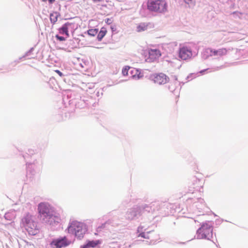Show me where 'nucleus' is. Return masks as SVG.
Instances as JSON below:
<instances>
[{"label": "nucleus", "instance_id": "nucleus-10", "mask_svg": "<svg viewBox=\"0 0 248 248\" xmlns=\"http://www.w3.org/2000/svg\"><path fill=\"white\" fill-rule=\"evenodd\" d=\"M153 27V25L150 23H141L137 27V31L141 32L147 30L149 28Z\"/></svg>", "mask_w": 248, "mask_h": 248}, {"label": "nucleus", "instance_id": "nucleus-23", "mask_svg": "<svg viewBox=\"0 0 248 248\" xmlns=\"http://www.w3.org/2000/svg\"><path fill=\"white\" fill-rule=\"evenodd\" d=\"M184 1L188 5H193L194 2L193 0H184Z\"/></svg>", "mask_w": 248, "mask_h": 248}, {"label": "nucleus", "instance_id": "nucleus-2", "mask_svg": "<svg viewBox=\"0 0 248 248\" xmlns=\"http://www.w3.org/2000/svg\"><path fill=\"white\" fill-rule=\"evenodd\" d=\"M85 225L83 223L77 221H72L68 228L69 233L74 234L79 239L83 237L85 233Z\"/></svg>", "mask_w": 248, "mask_h": 248}, {"label": "nucleus", "instance_id": "nucleus-18", "mask_svg": "<svg viewBox=\"0 0 248 248\" xmlns=\"http://www.w3.org/2000/svg\"><path fill=\"white\" fill-rule=\"evenodd\" d=\"M58 16L59 14L57 12L52 13L50 15V20L53 24H55L57 22Z\"/></svg>", "mask_w": 248, "mask_h": 248}, {"label": "nucleus", "instance_id": "nucleus-4", "mask_svg": "<svg viewBox=\"0 0 248 248\" xmlns=\"http://www.w3.org/2000/svg\"><path fill=\"white\" fill-rule=\"evenodd\" d=\"M38 210L39 215L43 219L52 218L53 217V209L50 205L46 202H41L38 206Z\"/></svg>", "mask_w": 248, "mask_h": 248}, {"label": "nucleus", "instance_id": "nucleus-15", "mask_svg": "<svg viewBox=\"0 0 248 248\" xmlns=\"http://www.w3.org/2000/svg\"><path fill=\"white\" fill-rule=\"evenodd\" d=\"M131 72L132 77L135 79H139L143 77V75L137 69L134 68Z\"/></svg>", "mask_w": 248, "mask_h": 248}, {"label": "nucleus", "instance_id": "nucleus-17", "mask_svg": "<svg viewBox=\"0 0 248 248\" xmlns=\"http://www.w3.org/2000/svg\"><path fill=\"white\" fill-rule=\"evenodd\" d=\"M59 32L60 34H65L67 37H69V31H67V28L65 27L64 24L61 28H60L58 29Z\"/></svg>", "mask_w": 248, "mask_h": 248}, {"label": "nucleus", "instance_id": "nucleus-19", "mask_svg": "<svg viewBox=\"0 0 248 248\" xmlns=\"http://www.w3.org/2000/svg\"><path fill=\"white\" fill-rule=\"evenodd\" d=\"M98 32V30L97 29H89L88 31V34L92 36H94L96 35Z\"/></svg>", "mask_w": 248, "mask_h": 248}, {"label": "nucleus", "instance_id": "nucleus-24", "mask_svg": "<svg viewBox=\"0 0 248 248\" xmlns=\"http://www.w3.org/2000/svg\"><path fill=\"white\" fill-rule=\"evenodd\" d=\"M140 235L143 238L149 239V237L147 236V234H146L145 232H142L140 233Z\"/></svg>", "mask_w": 248, "mask_h": 248}, {"label": "nucleus", "instance_id": "nucleus-13", "mask_svg": "<svg viewBox=\"0 0 248 248\" xmlns=\"http://www.w3.org/2000/svg\"><path fill=\"white\" fill-rule=\"evenodd\" d=\"M64 25L67 28L68 31L74 32L77 29V25L74 22H67Z\"/></svg>", "mask_w": 248, "mask_h": 248}, {"label": "nucleus", "instance_id": "nucleus-1", "mask_svg": "<svg viewBox=\"0 0 248 248\" xmlns=\"http://www.w3.org/2000/svg\"><path fill=\"white\" fill-rule=\"evenodd\" d=\"M147 6L149 10L154 12L161 13L167 10V4L164 0H148Z\"/></svg>", "mask_w": 248, "mask_h": 248}, {"label": "nucleus", "instance_id": "nucleus-20", "mask_svg": "<svg viewBox=\"0 0 248 248\" xmlns=\"http://www.w3.org/2000/svg\"><path fill=\"white\" fill-rule=\"evenodd\" d=\"M130 69V67L128 66H125L123 68L122 70V74L124 76H127L128 75V72L129 69Z\"/></svg>", "mask_w": 248, "mask_h": 248}, {"label": "nucleus", "instance_id": "nucleus-3", "mask_svg": "<svg viewBox=\"0 0 248 248\" xmlns=\"http://www.w3.org/2000/svg\"><path fill=\"white\" fill-rule=\"evenodd\" d=\"M24 220L25 228L29 234L35 235L39 232V228L31 215L27 214Z\"/></svg>", "mask_w": 248, "mask_h": 248}, {"label": "nucleus", "instance_id": "nucleus-9", "mask_svg": "<svg viewBox=\"0 0 248 248\" xmlns=\"http://www.w3.org/2000/svg\"><path fill=\"white\" fill-rule=\"evenodd\" d=\"M148 54L149 62H154L158 59L161 56L160 51L157 49H149Z\"/></svg>", "mask_w": 248, "mask_h": 248}, {"label": "nucleus", "instance_id": "nucleus-22", "mask_svg": "<svg viewBox=\"0 0 248 248\" xmlns=\"http://www.w3.org/2000/svg\"><path fill=\"white\" fill-rule=\"evenodd\" d=\"M55 37L57 40L60 41H64L65 40V38L64 37L59 36V35H56Z\"/></svg>", "mask_w": 248, "mask_h": 248}, {"label": "nucleus", "instance_id": "nucleus-25", "mask_svg": "<svg viewBox=\"0 0 248 248\" xmlns=\"http://www.w3.org/2000/svg\"><path fill=\"white\" fill-rule=\"evenodd\" d=\"M55 72L57 73L60 77H62L63 76V74L58 70H55Z\"/></svg>", "mask_w": 248, "mask_h": 248}, {"label": "nucleus", "instance_id": "nucleus-26", "mask_svg": "<svg viewBox=\"0 0 248 248\" xmlns=\"http://www.w3.org/2000/svg\"><path fill=\"white\" fill-rule=\"evenodd\" d=\"M94 2H98L103 1L104 0H92Z\"/></svg>", "mask_w": 248, "mask_h": 248}, {"label": "nucleus", "instance_id": "nucleus-5", "mask_svg": "<svg viewBox=\"0 0 248 248\" xmlns=\"http://www.w3.org/2000/svg\"><path fill=\"white\" fill-rule=\"evenodd\" d=\"M213 229L207 224H203L197 231V238L209 239L212 236Z\"/></svg>", "mask_w": 248, "mask_h": 248}, {"label": "nucleus", "instance_id": "nucleus-7", "mask_svg": "<svg viewBox=\"0 0 248 248\" xmlns=\"http://www.w3.org/2000/svg\"><path fill=\"white\" fill-rule=\"evenodd\" d=\"M71 244V241L65 236L60 238L54 239L50 244L51 246L56 248H62L68 246Z\"/></svg>", "mask_w": 248, "mask_h": 248}, {"label": "nucleus", "instance_id": "nucleus-29", "mask_svg": "<svg viewBox=\"0 0 248 248\" xmlns=\"http://www.w3.org/2000/svg\"><path fill=\"white\" fill-rule=\"evenodd\" d=\"M42 0V1H46V0Z\"/></svg>", "mask_w": 248, "mask_h": 248}, {"label": "nucleus", "instance_id": "nucleus-12", "mask_svg": "<svg viewBox=\"0 0 248 248\" xmlns=\"http://www.w3.org/2000/svg\"><path fill=\"white\" fill-rule=\"evenodd\" d=\"M211 53L214 56H222L227 54V50L226 48H222L218 50H211Z\"/></svg>", "mask_w": 248, "mask_h": 248}, {"label": "nucleus", "instance_id": "nucleus-27", "mask_svg": "<svg viewBox=\"0 0 248 248\" xmlns=\"http://www.w3.org/2000/svg\"><path fill=\"white\" fill-rule=\"evenodd\" d=\"M48 1L49 3L52 4L55 1V0H48Z\"/></svg>", "mask_w": 248, "mask_h": 248}, {"label": "nucleus", "instance_id": "nucleus-11", "mask_svg": "<svg viewBox=\"0 0 248 248\" xmlns=\"http://www.w3.org/2000/svg\"><path fill=\"white\" fill-rule=\"evenodd\" d=\"M140 208H137L131 210L127 213V218L129 219H133L138 215L140 214Z\"/></svg>", "mask_w": 248, "mask_h": 248}, {"label": "nucleus", "instance_id": "nucleus-28", "mask_svg": "<svg viewBox=\"0 0 248 248\" xmlns=\"http://www.w3.org/2000/svg\"><path fill=\"white\" fill-rule=\"evenodd\" d=\"M109 21H110V20L108 18V19H107V21H106V23L110 24V22H109Z\"/></svg>", "mask_w": 248, "mask_h": 248}, {"label": "nucleus", "instance_id": "nucleus-14", "mask_svg": "<svg viewBox=\"0 0 248 248\" xmlns=\"http://www.w3.org/2000/svg\"><path fill=\"white\" fill-rule=\"evenodd\" d=\"M107 33L106 28L102 27L100 31L98 32L97 39L98 41H101L103 37L106 35Z\"/></svg>", "mask_w": 248, "mask_h": 248}, {"label": "nucleus", "instance_id": "nucleus-6", "mask_svg": "<svg viewBox=\"0 0 248 248\" xmlns=\"http://www.w3.org/2000/svg\"><path fill=\"white\" fill-rule=\"evenodd\" d=\"M150 78L154 83L158 85L165 84L170 81L169 77L162 73L154 74L151 76Z\"/></svg>", "mask_w": 248, "mask_h": 248}, {"label": "nucleus", "instance_id": "nucleus-16", "mask_svg": "<svg viewBox=\"0 0 248 248\" xmlns=\"http://www.w3.org/2000/svg\"><path fill=\"white\" fill-rule=\"evenodd\" d=\"M48 222L50 223V224H52L56 222H59L61 221L60 217L59 216L54 215L53 214V217L52 218H47Z\"/></svg>", "mask_w": 248, "mask_h": 248}, {"label": "nucleus", "instance_id": "nucleus-8", "mask_svg": "<svg viewBox=\"0 0 248 248\" xmlns=\"http://www.w3.org/2000/svg\"><path fill=\"white\" fill-rule=\"evenodd\" d=\"M192 56L191 50L186 46H183L180 48L179 51V57L183 60L190 59Z\"/></svg>", "mask_w": 248, "mask_h": 248}, {"label": "nucleus", "instance_id": "nucleus-21", "mask_svg": "<svg viewBox=\"0 0 248 248\" xmlns=\"http://www.w3.org/2000/svg\"><path fill=\"white\" fill-rule=\"evenodd\" d=\"M99 241H97V242H94V241H91V242H90L89 243H88V245L89 246H91L92 247H95L98 244H99Z\"/></svg>", "mask_w": 248, "mask_h": 248}]
</instances>
